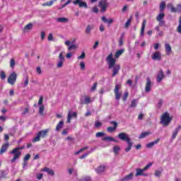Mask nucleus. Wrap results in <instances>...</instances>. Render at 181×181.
<instances>
[{
    "instance_id": "1",
    "label": "nucleus",
    "mask_w": 181,
    "mask_h": 181,
    "mask_svg": "<svg viewBox=\"0 0 181 181\" xmlns=\"http://www.w3.org/2000/svg\"><path fill=\"white\" fill-rule=\"evenodd\" d=\"M124 52H125V50L124 49H122L115 52V58L112 53H110L106 57V62L108 64L109 70H111V69H112V77H115L117 74L119 73V70H121V65H119V64H115V63H117V60L115 59H119V56H122Z\"/></svg>"
},
{
    "instance_id": "2",
    "label": "nucleus",
    "mask_w": 181,
    "mask_h": 181,
    "mask_svg": "<svg viewBox=\"0 0 181 181\" xmlns=\"http://www.w3.org/2000/svg\"><path fill=\"white\" fill-rule=\"evenodd\" d=\"M25 149V146L16 147L10 151L11 155H13V159L11 160V163H15L21 156H22V150Z\"/></svg>"
},
{
    "instance_id": "3",
    "label": "nucleus",
    "mask_w": 181,
    "mask_h": 181,
    "mask_svg": "<svg viewBox=\"0 0 181 181\" xmlns=\"http://www.w3.org/2000/svg\"><path fill=\"white\" fill-rule=\"evenodd\" d=\"M117 136L119 139H120L121 141H124L128 144L127 148H125V152H129L133 145L132 142L131 141V139H129V136H128V135L124 132L119 133Z\"/></svg>"
},
{
    "instance_id": "4",
    "label": "nucleus",
    "mask_w": 181,
    "mask_h": 181,
    "mask_svg": "<svg viewBox=\"0 0 181 181\" xmlns=\"http://www.w3.org/2000/svg\"><path fill=\"white\" fill-rule=\"evenodd\" d=\"M172 119H173V117H170L169 112H165L161 115L160 123L162 124L163 127H168V125L172 122Z\"/></svg>"
},
{
    "instance_id": "5",
    "label": "nucleus",
    "mask_w": 181,
    "mask_h": 181,
    "mask_svg": "<svg viewBox=\"0 0 181 181\" xmlns=\"http://www.w3.org/2000/svg\"><path fill=\"white\" fill-rule=\"evenodd\" d=\"M47 134H49V129H45V130H42L40 131L35 137L33 138V142H39L40 141V139L42 138H46V136H47Z\"/></svg>"
},
{
    "instance_id": "6",
    "label": "nucleus",
    "mask_w": 181,
    "mask_h": 181,
    "mask_svg": "<svg viewBox=\"0 0 181 181\" xmlns=\"http://www.w3.org/2000/svg\"><path fill=\"white\" fill-rule=\"evenodd\" d=\"M110 4L107 0H100L98 4V7L100 8V12L102 13H104V12L107 11V8H108V6Z\"/></svg>"
},
{
    "instance_id": "7",
    "label": "nucleus",
    "mask_w": 181,
    "mask_h": 181,
    "mask_svg": "<svg viewBox=\"0 0 181 181\" xmlns=\"http://www.w3.org/2000/svg\"><path fill=\"white\" fill-rule=\"evenodd\" d=\"M16 78H18V74H16V72L13 71L8 76L7 79V83H8V84H11V86H13L16 83Z\"/></svg>"
},
{
    "instance_id": "8",
    "label": "nucleus",
    "mask_w": 181,
    "mask_h": 181,
    "mask_svg": "<svg viewBox=\"0 0 181 181\" xmlns=\"http://www.w3.org/2000/svg\"><path fill=\"white\" fill-rule=\"evenodd\" d=\"M168 8L169 9H170V12H172L173 13H176V12H181V4H177V8H175V6H173V4L170 3L168 4Z\"/></svg>"
},
{
    "instance_id": "9",
    "label": "nucleus",
    "mask_w": 181,
    "mask_h": 181,
    "mask_svg": "<svg viewBox=\"0 0 181 181\" xmlns=\"http://www.w3.org/2000/svg\"><path fill=\"white\" fill-rule=\"evenodd\" d=\"M110 124H111V125H113V127H108L107 128V131L110 134L112 132H115L117 131V128H118V123L115 121H110Z\"/></svg>"
},
{
    "instance_id": "10",
    "label": "nucleus",
    "mask_w": 181,
    "mask_h": 181,
    "mask_svg": "<svg viewBox=\"0 0 181 181\" xmlns=\"http://www.w3.org/2000/svg\"><path fill=\"white\" fill-rule=\"evenodd\" d=\"M165 14L163 13H159L156 17L157 22L159 23V26H165Z\"/></svg>"
},
{
    "instance_id": "11",
    "label": "nucleus",
    "mask_w": 181,
    "mask_h": 181,
    "mask_svg": "<svg viewBox=\"0 0 181 181\" xmlns=\"http://www.w3.org/2000/svg\"><path fill=\"white\" fill-rule=\"evenodd\" d=\"M119 88H121V86L116 84L114 90L116 100H119L121 98V95H122V93H119Z\"/></svg>"
},
{
    "instance_id": "12",
    "label": "nucleus",
    "mask_w": 181,
    "mask_h": 181,
    "mask_svg": "<svg viewBox=\"0 0 181 181\" xmlns=\"http://www.w3.org/2000/svg\"><path fill=\"white\" fill-rule=\"evenodd\" d=\"M74 5H78L80 8H88L87 2L83 1V0H75L73 1Z\"/></svg>"
},
{
    "instance_id": "13",
    "label": "nucleus",
    "mask_w": 181,
    "mask_h": 181,
    "mask_svg": "<svg viewBox=\"0 0 181 181\" xmlns=\"http://www.w3.org/2000/svg\"><path fill=\"white\" fill-rule=\"evenodd\" d=\"M151 59L153 60H158L159 62L162 60V55L160 54V52H156L151 55Z\"/></svg>"
},
{
    "instance_id": "14",
    "label": "nucleus",
    "mask_w": 181,
    "mask_h": 181,
    "mask_svg": "<svg viewBox=\"0 0 181 181\" xmlns=\"http://www.w3.org/2000/svg\"><path fill=\"white\" fill-rule=\"evenodd\" d=\"M8 148H9V143L6 142L4 144L0 149V155H4L8 151Z\"/></svg>"
},
{
    "instance_id": "15",
    "label": "nucleus",
    "mask_w": 181,
    "mask_h": 181,
    "mask_svg": "<svg viewBox=\"0 0 181 181\" xmlns=\"http://www.w3.org/2000/svg\"><path fill=\"white\" fill-rule=\"evenodd\" d=\"M146 83V87H145V91L146 93H149L151 91V88L152 87L151 79L149 78H147Z\"/></svg>"
},
{
    "instance_id": "16",
    "label": "nucleus",
    "mask_w": 181,
    "mask_h": 181,
    "mask_svg": "<svg viewBox=\"0 0 181 181\" xmlns=\"http://www.w3.org/2000/svg\"><path fill=\"white\" fill-rule=\"evenodd\" d=\"M165 78V74H163V70H160L159 73L157 75V82L160 83L162 80Z\"/></svg>"
},
{
    "instance_id": "17",
    "label": "nucleus",
    "mask_w": 181,
    "mask_h": 181,
    "mask_svg": "<svg viewBox=\"0 0 181 181\" xmlns=\"http://www.w3.org/2000/svg\"><path fill=\"white\" fill-rule=\"evenodd\" d=\"M101 21L104 22V23H107L108 26H110V25H111L114 22V20L112 18L107 19L105 16H102Z\"/></svg>"
},
{
    "instance_id": "18",
    "label": "nucleus",
    "mask_w": 181,
    "mask_h": 181,
    "mask_svg": "<svg viewBox=\"0 0 181 181\" xmlns=\"http://www.w3.org/2000/svg\"><path fill=\"white\" fill-rule=\"evenodd\" d=\"M96 173L100 175V173H104L105 172V165H100L95 169Z\"/></svg>"
},
{
    "instance_id": "19",
    "label": "nucleus",
    "mask_w": 181,
    "mask_h": 181,
    "mask_svg": "<svg viewBox=\"0 0 181 181\" xmlns=\"http://www.w3.org/2000/svg\"><path fill=\"white\" fill-rule=\"evenodd\" d=\"M42 172H47V173H48V175H50L51 176H54V171H53V170H52L47 167L42 168Z\"/></svg>"
},
{
    "instance_id": "20",
    "label": "nucleus",
    "mask_w": 181,
    "mask_h": 181,
    "mask_svg": "<svg viewBox=\"0 0 181 181\" xmlns=\"http://www.w3.org/2000/svg\"><path fill=\"white\" fill-rule=\"evenodd\" d=\"M160 141V139L158 138L156 141H151L148 144H146V147L147 148H153V146H154L155 145H156V144H158V142Z\"/></svg>"
},
{
    "instance_id": "21",
    "label": "nucleus",
    "mask_w": 181,
    "mask_h": 181,
    "mask_svg": "<svg viewBox=\"0 0 181 181\" xmlns=\"http://www.w3.org/2000/svg\"><path fill=\"white\" fill-rule=\"evenodd\" d=\"M165 53L168 56H169V54H170V53H172V47H170V45H169L168 43H166L165 45Z\"/></svg>"
},
{
    "instance_id": "22",
    "label": "nucleus",
    "mask_w": 181,
    "mask_h": 181,
    "mask_svg": "<svg viewBox=\"0 0 181 181\" xmlns=\"http://www.w3.org/2000/svg\"><path fill=\"white\" fill-rule=\"evenodd\" d=\"M145 26H146V20L143 21L141 28V31H140L141 36H144V35L145 33Z\"/></svg>"
},
{
    "instance_id": "23",
    "label": "nucleus",
    "mask_w": 181,
    "mask_h": 181,
    "mask_svg": "<svg viewBox=\"0 0 181 181\" xmlns=\"http://www.w3.org/2000/svg\"><path fill=\"white\" fill-rule=\"evenodd\" d=\"M136 174L135 176L138 177V176H145V174H144V172H145L144 170V168L141 169V168H136Z\"/></svg>"
},
{
    "instance_id": "24",
    "label": "nucleus",
    "mask_w": 181,
    "mask_h": 181,
    "mask_svg": "<svg viewBox=\"0 0 181 181\" xmlns=\"http://www.w3.org/2000/svg\"><path fill=\"white\" fill-rule=\"evenodd\" d=\"M133 177H134V173H130L129 175H127L124 177H123L122 180L123 181L132 180Z\"/></svg>"
},
{
    "instance_id": "25",
    "label": "nucleus",
    "mask_w": 181,
    "mask_h": 181,
    "mask_svg": "<svg viewBox=\"0 0 181 181\" xmlns=\"http://www.w3.org/2000/svg\"><path fill=\"white\" fill-rule=\"evenodd\" d=\"M93 29H94L93 25H88L86 26L85 33H86V35H90V33H91V30Z\"/></svg>"
},
{
    "instance_id": "26",
    "label": "nucleus",
    "mask_w": 181,
    "mask_h": 181,
    "mask_svg": "<svg viewBox=\"0 0 181 181\" xmlns=\"http://www.w3.org/2000/svg\"><path fill=\"white\" fill-rule=\"evenodd\" d=\"M181 126H178L175 131L173 132L172 138L173 139H176V136H177V134H179V131H180Z\"/></svg>"
},
{
    "instance_id": "27",
    "label": "nucleus",
    "mask_w": 181,
    "mask_h": 181,
    "mask_svg": "<svg viewBox=\"0 0 181 181\" xmlns=\"http://www.w3.org/2000/svg\"><path fill=\"white\" fill-rule=\"evenodd\" d=\"M64 125V122L63 120L60 121L56 127V131H57V132H59V131H60L63 127Z\"/></svg>"
},
{
    "instance_id": "28",
    "label": "nucleus",
    "mask_w": 181,
    "mask_h": 181,
    "mask_svg": "<svg viewBox=\"0 0 181 181\" xmlns=\"http://www.w3.org/2000/svg\"><path fill=\"white\" fill-rule=\"evenodd\" d=\"M152 134L151 132H142L140 136H139V139H143V138H146V136H148V135H151Z\"/></svg>"
},
{
    "instance_id": "29",
    "label": "nucleus",
    "mask_w": 181,
    "mask_h": 181,
    "mask_svg": "<svg viewBox=\"0 0 181 181\" xmlns=\"http://www.w3.org/2000/svg\"><path fill=\"white\" fill-rule=\"evenodd\" d=\"M57 22H59V23H67V22H69V18H58L57 19Z\"/></svg>"
},
{
    "instance_id": "30",
    "label": "nucleus",
    "mask_w": 181,
    "mask_h": 181,
    "mask_svg": "<svg viewBox=\"0 0 181 181\" xmlns=\"http://www.w3.org/2000/svg\"><path fill=\"white\" fill-rule=\"evenodd\" d=\"M32 28H33V24H32V23H30L24 27L23 32H28V30H30Z\"/></svg>"
},
{
    "instance_id": "31",
    "label": "nucleus",
    "mask_w": 181,
    "mask_h": 181,
    "mask_svg": "<svg viewBox=\"0 0 181 181\" xmlns=\"http://www.w3.org/2000/svg\"><path fill=\"white\" fill-rule=\"evenodd\" d=\"M131 22H132V16H131L129 19H127V22L124 24L125 29H128L129 28V25H131Z\"/></svg>"
},
{
    "instance_id": "32",
    "label": "nucleus",
    "mask_w": 181,
    "mask_h": 181,
    "mask_svg": "<svg viewBox=\"0 0 181 181\" xmlns=\"http://www.w3.org/2000/svg\"><path fill=\"white\" fill-rule=\"evenodd\" d=\"M53 4H54V1L50 0L49 1L42 4V6H52Z\"/></svg>"
},
{
    "instance_id": "33",
    "label": "nucleus",
    "mask_w": 181,
    "mask_h": 181,
    "mask_svg": "<svg viewBox=\"0 0 181 181\" xmlns=\"http://www.w3.org/2000/svg\"><path fill=\"white\" fill-rule=\"evenodd\" d=\"M91 103V98L88 96H86L84 99V103H81V104H90Z\"/></svg>"
},
{
    "instance_id": "34",
    "label": "nucleus",
    "mask_w": 181,
    "mask_h": 181,
    "mask_svg": "<svg viewBox=\"0 0 181 181\" xmlns=\"http://www.w3.org/2000/svg\"><path fill=\"white\" fill-rule=\"evenodd\" d=\"M120 149L121 148H119V146H115L113 147V152H114V153H115L116 155H118V153L119 152Z\"/></svg>"
},
{
    "instance_id": "35",
    "label": "nucleus",
    "mask_w": 181,
    "mask_h": 181,
    "mask_svg": "<svg viewBox=\"0 0 181 181\" xmlns=\"http://www.w3.org/2000/svg\"><path fill=\"white\" fill-rule=\"evenodd\" d=\"M165 8H166V4H165V1H162L160 4V12H163V11H165Z\"/></svg>"
},
{
    "instance_id": "36",
    "label": "nucleus",
    "mask_w": 181,
    "mask_h": 181,
    "mask_svg": "<svg viewBox=\"0 0 181 181\" xmlns=\"http://www.w3.org/2000/svg\"><path fill=\"white\" fill-rule=\"evenodd\" d=\"M129 95V93L128 91H126L122 97V100L124 101V103H125V101H127L128 97Z\"/></svg>"
},
{
    "instance_id": "37",
    "label": "nucleus",
    "mask_w": 181,
    "mask_h": 181,
    "mask_svg": "<svg viewBox=\"0 0 181 181\" xmlns=\"http://www.w3.org/2000/svg\"><path fill=\"white\" fill-rule=\"evenodd\" d=\"M102 141H108L109 142H112V141H114V139L111 136H105L102 138Z\"/></svg>"
},
{
    "instance_id": "38",
    "label": "nucleus",
    "mask_w": 181,
    "mask_h": 181,
    "mask_svg": "<svg viewBox=\"0 0 181 181\" xmlns=\"http://www.w3.org/2000/svg\"><path fill=\"white\" fill-rule=\"evenodd\" d=\"M136 107V99H134L131 102V105H129L130 108H134Z\"/></svg>"
},
{
    "instance_id": "39",
    "label": "nucleus",
    "mask_w": 181,
    "mask_h": 181,
    "mask_svg": "<svg viewBox=\"0 0 181 181\" xmlns=\"http://www.w3.org/2000/svg\"><path fill=\"white\" fill-rule=\"evenodd\" d=\"M0 78L1 80H5L6 78V74H5V71H1L0 72Z\"/></svg>"
},
{
    "instance_id": "40",
    "label": "nucleus",
    "mask_w": 181,
    "mask_h": 181,
    "mask_svg": "<svg viewBox=\"0 0 181 181\" xmlns=\"http://www.w3.org/2000/svg\"><path fill=\"white\" fill-rule=\"evenodd\" d=\"M71 2H73V0H68L64 4L62 5L59 9H63V8H66V6L69 5Z\"/></svg>"
},
{
    "instance_id": "41",
    "label": "nucleus",
    "mask_w": 181,
    "mask_h": 181,
    "mask_svg": "<svg viewBox=\"0 0 181 181\" xmlns=\"http://www.w3.org/2000/svg\"><path fill=\"white\" fill-rule=\"evenodd\" d=\"M77 59H78V60H83V59H86V52H82L81 56H78L77 57Z\"/></svg>"
},
{
    "instance_id": "42",
    "label": "nucleus",
    "mask_w": 181,
    "mask_h": 181,
    "mask_svg": "<svg viewBox=\"0 0 181 181\" xmlns=\"http://www.w3.org/2000/svg\"><path fill=\"white\" fill-rule=\"evenodd\" d=\"M45 111V106L41 105L39 108V114L40 115H44L43 112Z\"/></svg>"
},
{
    "instance_id": "43",
    "label": "nucleus",
    "mask_w": 181,
    "mask_h": 181,
    "mask_svg": "<svg viewBox=\"0 0 181 181\" xmlns=\"http://www.w3.org/2000/svg\"><path fill=\"white\" fill-rule=\"evenodd\" d=\"M71 118H72L71 113L70 112H68V117H67V120H66V122L68 124H70L71 122Z\"/></svg>"
},
{
    "instance_id": "44",
    "label": "nucleus",
    "mask_w": 181,
    "mask_h": 181,
    "mask_svg": "<svg viewBox=\"0 0 181 181\" xmlns=\"http://www.w3.org/2000/svg\"><path fill=\"white\" fill-rule=\"evenodd\" d=\"M63 63H64V61L59 60L57 65V67L58 69H62V67H63Z\"/></svg>"
},
{
    "instance_id": "45",
    "label": "nucleus",
    "mask_w": 181,
    "mask_h": 181,
    "mask_svg": "<svg viewBox=\"0 0 181 181\" xmlns=\"http://www.w3.org/2000/svg\"><path fill=\"white\" fill-rule=\"evenodd\" d=\"M76 49H77L76 45H71L68 47V50H74Z\"/></svg>"
},
{
    "instance_id": "46",
    "label": "nucleus",
    "mask_w": 181,
    "mask_h": 181,
    "mask_svg": "<svg viewBox=\"0 0 181 181\" xmlns=\"http://www.w3.org/2000/svg\"><path fill=\"white\" fill-rule=\"evenodd\" d=\"M15 59H11L10 61V67H11V69H13V67H15Z\"/></svg>"
},
{
    "instance_id": "47",
    "label": "nucleus",
    "mask_w": 181,
    "mask_h": 181,
    "mask_svg": "<svg viewBox=\"0 0 181 181\" xmlns=\"http://www.w3.org/2000/svg\"><path fill=\"white\" fill-rule=\"evenodd\" d=\"M104 135H105L104 132H98L95 134L96 138H101V136H104Z\"/></svg>"
},
{
    "instance_id": "48",
    "label": "nucleus",
    "mask_w": 181,
    "mask_h": 181,
    "mask_svg": "<svg viewBox=\"0 0 181 181\" xmlns=\"http://www.w3.org/2000/svg\"><path fill=\"white\" fill-rule=\"evenodd\" d=\"M29 159H30V154L28 153V154H26L25 156V157L23 158V161L26 162V161L29 160Z\"/></svg>"
},
{
    "instance_id": "49",
    "label": "nucleus",
    "mask_w": 181,
    "mask_h": 181,
    "mask_svg": "<svg viewBox=\"0 0 181 181\" xmlns=\"http://www.w3.org/2000/svg\"><path fill=\"white\" fill-rule=\"evenodd\" d=\"M101 125H103V123H101L98 121H96L95 122V128H100V127H101Z\"/></svg>"
},
{
    "instance_id": "50",
    "label": "nucleus",
    "mask_w": 181,
    "mask_h": 181,
    "mask_svg": "<svg viewBox=\"0 0 181 181\" xmlns=\"http://www.w3.org/2000/svg\"><path fill=\"white\" fill-rule=\"evenodd\" d=\"M28 84H29V77L26 76L24 81V87H28Z\"/></svg>"
},
{
    "instance_id": "51",
    "label": "nucleus",
    "mask_w": 181,
    "mask_h": 181,
    "mask_svg": "<svg viewBox=\"0 0 181 181\" xmlns=\"http://www.w3.org/2000/svg\"><path fill=\"white\" fill-rule=\"evenodd\" d=\"M97 86H98L97 82L93 83V86L91 88L90 91H95V90H97Z\"/></svg>"
},
{
    "instance_id": "52",
    "label": "nucleus",
    "mask_w": 181,
    "mask_h": 181,
    "mask_svg": "<svg viewBox=\"0 0 181 181\" xmlns=\"http://www.w3.org/2000/svg\"><path fill=\"white\" fill-rule=\"evenodd\" d=\"M152 166V163H148L146 166H145L143 170L145 172L147 169H149Z\"/></svg>"
},
{
    "instance_id": "53",
    "label": "nucleus",
    "mask_w": 181,
    "mask_h": 181,
    "mask_svg": "<svg viewBox=\"0 0 181 181\" xmlns=\"http://www.w3.org/2000/svg\"><path fill=\"white\" fill-rule=\"evenodd\" d=\"M92 12L93 13H98V8H97V6L93 7Z\"/></svg>"
},
{
    "instance_id": "54",
    "label": "nucleus",
    "mask_w": 181,
    "mask_h": 181,
    "mask_svg": "<svg viewBox=\"0 0 181 181\" xmlns=\"http://www.w3.org/2000/svg\"><path fill=\"white\" fill-rule=\"evenodd\" d=\"M80 67L81 69V70H84V69H86V64L83 62H81L80 63Z\"/></svg>"
},
{
    "instance_id": "55",
    "label": "nucleus",
    "mask_w": 181,
    "mask_h": 181,
    "mask_svg": "<svg viewBox=\"0 0 181 181\" xmlns=\"http://www.w3.org/2000/svg\"><path fill=\"white\" fill-rule=\"evenodd\" d=\"M160 175H162V173L159 170H156L155 171V176H156V177H159V176H160Z\"/></svg>"
},
{
    "instance_id": "56",
    "label": "nucleus",
    "mask_w": 181,
    "mask_h": 181,
    "mask_svg": "<svg viewBox=\"0 0 181 181\" xmlns=\"http://www.w3.org/2000/svg\"><path fill=\"white\" fill-rule=\"evenodd\" d=\"M162 104H163V100L160 99L158 101V108H160L162 107Z\"/></svg>"
},
{
    "instance_id": "57",
    "label": "nucleus",
    "mask_w": 181,
    "mask_h": 181,
    "mask_svg": "<svg viewBox=\"0 0 181 181\" xmlns=\"http://www.w3.org/2000/svg\"><path fill=\"white\" fill-rule=\"evenodd\" d=\"M37 179H38V180L43 179V174H42V173L37 174Z\"/></svg>"
},
{
    "instance_id": "58",
    "label": "nucleus",
    "mask_w": 181,
    "mask_h": 181,
    "mask_svg": "<svg viewBox=\"0 0 181 181\" xmlns=\"http://www.w3.org/2000/svg\"><path fill=\"white\" fill-rule=\"evenodd\" d=\"M80 181H91V177H86L85 178L81 179Z\"/></svg>"
},
{
    "instance_id": "59",
    "label": "nucleus",
    "mask_w": 181,
    "mask_h": 181,
    "mask_svg": "<svg viewBox=\"0 0 181 181\" xmlns=\"http://www.w3.org/2000/svg\"><path fill=\"white\" fill-rule=\"evenodd\" d=\"M88 155H90V152H88L83 155H82L81 157H80V159H84L85 158H87V156Z\"/></svg>"
},
{
    "instance_id": "60",
    "label": "nucleus",
    "mask_w": 181,
    "mask_h": 181,
    "mask_svg": "<svg viewBox=\"0 0 181 181\" xmlns=\"http://www.w3.org/2000/svg\"><path fill=\"white\" fill-rule=\"evenodd\" d=\"M45 36H46V33H45V31H42L41 32V40H45Z\"/></svg>"
},
{
    "instance_id": "61",
    "label": "nucleus",
    "mask_w": 181,
    "mask_h": 181,
    "mask_svg": "<svg viewBox=\"0 0 181 181\" xmlns=\"http://www.w3.org/2000/svg\"><path fill=\"white\" fill-rule=\"evenodd\" d=\"M59 59L62 60V62H64V57L63 56V52H61L59 55Z\"/></svg>"
},
{
    "instance_id": "62",
    "label": "nucleus",
    "mask_w": 181,
    "mask_h": 181,
    "mask_svg": "<svg viewBox=\"0 0 181 181\" xmlns=\"http://www.w3.org/2000/svg\"><path fill=\"white\" fill-rule=\"evenodd\" d=\"M36 71H37V74H42V69H40V66L37 67Z\"/></svg>"
},
{
    "instance_id": "63",
    "label": "nucleus",
    "mask_w": 181,
    "mask_h": 181,
    "mask_svg": "<svg viewBox=\"0 0 181 181\" xmlns=\"http://www.w3.org/2000/svg\"><path fill=\"white\" fill-rule=\"evenodd\" d=\"M48 40H49V42H51L52 40H53V34H52V33L49 34V35H48Z\"/></svg>"
},
{
    "instance_id": "64",
    "label": "nucleus",
    "mask_w": 181,
    "mask_h": 181,
    "mask_svg": "<svg viewBox=\"0 0 181 181\" xmlns=\"http://www.w3.org/2000/svg\"><path fill=\"white\" fill-rule=\"evenodd\" d=\"M62 134L63 135H67V134H69V131L67 130V129H64L62 131Z\"/></svg>"
}]
</instances>
